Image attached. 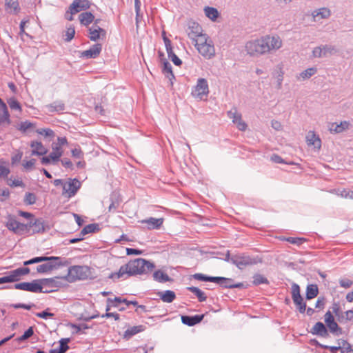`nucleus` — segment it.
<instances>
[{"mask_svg":"<svg viewBox=\"0 0 353 353\" xmlns=\"http://www.w3.org/2000/svg\"><path fill=\"white\" fill-rule=\"evenodd\" d=\"M282 40L277 36L266 35L260 39L250 41L245 44V50L251 56H259L280 49Z\"/></svg>","mask_w":353,"mask_h":353,"instance_id":"1","label":"nucleus"},{"mask_svg":"<svg viewBox=\"0 0 353 353\" xmlns=\"http://www.w3.org/2000/svg\"><path fill=\"white\" fill-rule=\"evenodd\" d=\"M154 267L153 263L142 258H138L131 260L125 265L121 266L119 272L112 273V279H127L138 274H147L151 272Z\"/></svg>","mask_w":353,"mask_h":353,"instance_id":"2","label":"nucleus"},{"mask_svg":"<svg viewBox=\"0 0 353 353\" xmlns=\"http://www.w3.org/2000/svg\"><path fill=\"white\" fill-rule=\"evenodd\" d=\"M199 52L206 59H211L215 55V49L212 41L208 35L202 36L193 43Z\"/></svg>","mask_w":353,"mask_h":353,"instance_id":"3","label":"nucleus"},{"mask_svg":"<svg viewBox=\"0 0 353 353\" xmlns=\"http://www.w3.org/2000/svg\"><path fill=\"white\" fill-rule=\"evenodd\" d=\"M48 258L55 259H48L44 261V263L39 265L37 267V271L38 273H48L54 270L58 269L59 267L66 266L69 264L68 260L63 259L61 257L48 256Z\"/></svg>","mask_w":353,"mask_h":353,"instance_id":"4","label":"nucleus"},{"mask_svg":"<svg viewBox=\"0 0 353 353\" xmlns=\"http://www.w3.org/2000/svg\"><path fill=\"white\" fill-rule=\"evenodd\" d=\"M90 274V268L86 265H73L68 268L66 279L69 282L86 279Z\"/></svg>","mask_w":353,"mask_h":353,"instance_id":"5","label":"nucleus"},{"mask_svg":"<svg viewBox=\"0 0 353 353\" xmlns=\"http://www.w3.org/2000/svg\"><path fill=\"white\" fill-rule=\"evenodd\" d=\"M185 32L188 37L192 40V42H195V40L201 38L202 36H205V34H203V29L199 23L189 20L187 23V28Z\"/></svg>","mask_w":353,"mask_h":353,"instance_id":"6","label":"nucleus"},{"mask_svg":"<svg viewBox=\"0 0 353 353\" xmlns=\"http://www.w3.org/2000/svg\"><path fill=\"white\" fill-rule=\"evenodd\" d=\"M338 52L337 48L332 45H322L314 48L312 56L315 58H323L332 56Z\"/></svg>","mask_w":353,"mask_h":353,"instance_id":"7","label":"nucleus"},{"mask_svg":"<svg viewBox=\"0 0 353 353\" xmlns=\"http://www.w3.org/2000/svg\"><path fill=\"white\" fill-rule=\"evenodd\" d=\"M81 187V182L76 179H68L63 183V189L62 194L65 196L70 198L74 196Z\"/></svg>","mask_w":353,"mask_h":353,"instance_id":"8","label":"nucleus"},{"mask_svg":"<svg viewBox=\"0 0 353 353\" xmlns=\"http://www.w3.org/2000/svg\"><path fill=\"white\" fill-rule=\"evenodd\" d=\"M41 282L39 280H34L32 282H22L15 284L14 288L34 293L41 292L43 287Z\"/></svg>","mask_w":353,"mask_h":353,"instance_id":"9","label":"nucleus"},{"mask_svg":"<svg viewBox=\"0 0 353 353\" xmlns=\"http://www.w3.org/2000/svg\"><path fill=\"white\" fill-rule=\"evenodd\" d=\"M208 92L209 88L207 80L203 78L199 79L196 85L192 90V95L196 99H201L203 97L207 95Z\"/></svg>","mask_w":353,"mask_h":353,"instance_id":"10","label":"nucleus"},{"mask_svg":"<svg viewBox=\"0 0 353 353\" xmlns=\"http://www.w3.org/2000/svg\"><path fill=\"white\" fill-rule=\"evenodd\" d=\"M6 226L9 230L18 234H23V229L26 228L24 223L17 221L16 218L10 214L7 216Z\"/></svg>","mask_w":353,"mask_h":353,"instance_id":"11","label":"nucleus"},{"mask_svg":"<svg viewBox=\"0 0 353 353\" xmlns=\"http://www.w3.org/2000/svg\"><path fill=\"white\" fill-rule=\"evenodd\" d=\"M228 117L236 124L237 128L241 131H245L247 128V124L242 121L241 114L239 113L236 108H233L227 112Z\"/></svg>","mask_w":353,"mask_h":353,"instance_id":"12","label":"nucleus"},{"mask_svg":"<svg viewBox=\"0 0 353 353\" xmlns=\"http://www.w3.org/2000/svg\"><path fill=\"white\" fill-rule=\"evenodd\" d=\"M30 273V268H19L10 271L8 275L4 276L6 283H12L17 281L20 277Z\"/></svg>","mask_w":353,"mask_h":353,"instance_id":"13","label":"nucleus"},{"mask_svg":"<svg viewBox=\"0 0 353 353\" xmlns=\"http://www.w3.org/2000/svg\"><path fill=\"white\" fill-rule=\"evenodd\" d=\"M123 303H124L127 307L132 304L134 306H137L143 310H145V306L143 305H139L137 301H128L127 299H121V297H114V299H112V307H118L119 310H125V307L121 306Z\"/></svg>","mask_w":353,"mask_h":353,"instance_id":"14","label":"nucleus"},{"mask_svg":"<svg viewBox=\"0 0 353 353\" xmlns=\"http://www.w3.org/2000/svg\"><path fill=\"white\" fill-rule=\"evenodd\" d=\"M230 262L238 267L243 269L244 267L256 263V261L250 256H234L231 257Z\"/></svg>","mask_w":353,"mask_h":353,"instance_id":"15","label":"nucleus"},{"mask_svg":"<svg viewBox=\"0 0 353 353\" xmlns=\"http://www.w3.org/2000/svg\"><path fill=\"white\" fill-rule=\"evenodd\" d=\"M89 8L90 3L88 0H74L70 6L69 12L72 14H75Z\"/></svg>","mask_w":353,"mask_h":353,"instance_id":"16","label":"nucleus"},{"mask_svg":"<svg viewBox=\"0 0 353 353\" xmlns=\"http://www.w3.org/2000/svg\"><path fill=\"white\" fill-rule=\"evenodd\" d=\"M101 45L96 43L92 46L88 50L81 52V57L86 59L96 58L101 51Z\"/></svg>","mask_w":353,"mask_h":353,"instance_id":"17","label":"nucleus"},{"mask_svg":"<svg viewBox=\"0 0 353 353\" xmlns=\"http://www.w3.org/2000/svg\"><path fill=\"white\" fill-rule=\"evenodd\" d=\"M105 35V30L97 26V21L89 28V38L97 41Z\"/></svg>","mask_w":353,"mask_h":353,"instance_id":"18","label":"nucleus"},{"mask_svg":"<svg viewBox=\"0 0 353 353\" xmlns=\"http://www.w3.org/2000/svg\"><path fill=\"white\" fill-rule=\"evenodd\" d=\"M205 316V314L201 315H194V316H188V315H182L181 316V322L187 325L188 326H194L202 321Z\"/></svg>","mask_w":353,"mask_h":353,"instance_id":"19","label":"nucleus"},{"mask_svg":"<svg viewBox=\"0 0 353 353\" xmlns=\"http://www.w3.org/2000/svg\"><path fill=\"white\" fill-rule=\"evenodd\" d=\"M310 332L314 335H318L324 338L329 336L327 328L322 322L316 323Z\"/></svg>","mask_w":353,"mask_h":353,"instance_id":"20","label":"nucleus"},{"mask_svg":"<svg viewBox=\"0 0 353 353\" xmlns=\"http://www.w3.org/2000/svg\"><path fill=\"white\" fill-rule=\"evenodd\" d=\"M32 148L31 155L41 156L48 152V150L44 147L43 143L40 141H33L30 143Z\"/></svg>","mask_w":353,"mask_h":353,"instance_id":"21","label":"nucleus"},{"mask_svg":"<svg viewBox=\"0 0 353 353\" xmlns=\"http://www.w3.org/2000/svg\"><path fill=\"white\" fill-rule=\"evenodd\" d=\"M292 298L296 306L305 303L300 294V288L296 283H293L292 285Z\"/></svg>","mask_w":353,"mask_h":353,"instance_id":"22","label":"nucleus"},{"mask_svg":"<svg viewBox=\"0 0 353 353\" xmlns=\"http://www.w3.org/2000/svg\"><path fill=\"white\" fill-rule=\"evenodd\" d=\"M145 329V326L143 325L129 327L124 332L123 336L125 339L128 340L135 334L144 331Z\"/></svg>","mask_w":353,"mask_h":353,"instance_id":"23","label":"nucleus"},{"mask_svg":"<svg viewBox=\"0 0 353 353\" xmlns=\"http://www.w3.org/2000/svg\"><path fill=\"white\" fill-rule=\"evenodd\" d=\"M5 9L10 14H17L20 10L18 1L5 0Z\"/></svg>","mask_w":353,"mask_h":353,"instance_id":"24","label":"nucleus"},{"mask_svg":"<svg viewBox=\"0 0 353 353\" xmlns=\"http://www.w3.org/2000/svg\"><path fill=\"white\" fill-rule=\"evenodd\" d=\"M350 123L347 121H342L340 124L332 123L329 125V130L330 132L341 133L348 129Z\"/></svg>","mask_w":353,"mask_h":353,"instance_id":"25","label":"nucleus"},{"mask_svg":"<svg viewBox=\"0 0 353 353\" xmlns=\"http://www.w3.org/2000/svg\"><path fill=\"white\" fill-rule=\"evenodd\" d=\"M141 223H146L148 229H158L163 224V219H156L151 217L148 219L142 220Z\"/></svg>","mask_w":353,"mask_h":353,"instance_id":"26","label":"nucleus"},{"mask_svg":"<svg viewBox=\"0 0 353 353\" xmlns=\"http://www.w3.org/2000/svg\"><path fill=\"white\" fill-rule=\"evenodd\" d=\"M162 72L166 76V77L170 79L171 83L172 84V80L174 79V75L172 72V65L165 59H162Z\"/></svg>","mask_w":353,"mask_h":353,"instance_id":"27","label":"nucleus"},{"mask_svg":"<svg viewBox=\"0 0 353 353\" xmlns=\"http://www.w3.org/2000/svg\"><path fill=\"white\" fill-rule=\"evenodd\" d=\"M330 11L329 9L326 8H320L317 10L314 11V12L312 13V16L315 21H317L321 19H327L330 17Z\"/></svg>","mask_w":353,"mask_h":353,"instance_id":"28","label":"nucleus"},{"mask_svg":"<svg viewBox=\"0 0 353 353\" xmlns=\"http://www.w3.org/2000/svg\"><path fill=\"white\" fill-rule=\"evenodd\" d=\"M79 19L81 25L88 26L94 19V16L90 12H84L79 14Z\"/></svg>","mask_w":353,"mask_h":353,"instance_id":"29","label":"nucleus"},{"mask_svg":"<svg viewBox=\"0 0 353 353\" xmlns=\"http://www.w3.org/2000/svg\"><path fill=\"white\" fill-rule=\"evenodd\" d=\"M63 154L62 148L58 147L54 143L52 145V152L50 153V157L52 159V162L54 163L55 162L59 161L60 157Z\"/></svg>","mask_w":353,"mask_h":353,"instance_id":"30","label":"nucleus"},{"mask_svg":"<svg viewBox=\"0 0 353 353\" xmlns=\"http://www.w3.org/2000/svg\"><path fill=\"white\" fill-rule=\"evenodd\" d=\"M157 294L165 303H172L176 298L175 293L171 290L159 292Z\"/></svg>","mask_w":353,"mask_h":353,"instance_id":"31","label":"nucleus"},{"mask_svg":"<svg viewBox=\"0 0 353 353\" xmlns=\"http://www.w3.org/2000/svg\"><path fill=\"white\" fill-rule=\"evenodd\" d=\"M283 75H284V72L283 71L282 66H281L279 65H277L276 67V69L273 72V77L276 79V82H277V85H276L277 89L281 88L282 82L283 80Z\"/></svg>","mask_w":353,"mask_h":353,"instance_id":"32","label":"nucleus"},{"mask_svg":"<svg viewBox=\"0 0 353 353\" xmlns=\"http://www.w3.org/2000/svg\"><path fill=\"white\" fill-rule=\"evenodd\" d=\"M317 72V68L312 67L306 69L305 70L301 72L298 76H296V79L298 80H306L310 79L311 77H312L314 74H315Z\"/></svg>","mask_w":353,"mask_h":353,"instance_id":"33","label":"nucleus"},{"mask_svg":"<svg viewBox=\"0 0 353 353\" xmlns=\"http://www.w3.org/2000/svg\"><path fill=\"white\" fill-rule=\"evenodd\" d=\"M306 139L308 145H314L315 148H318L321 147V139L314 133V132H309Z\"/></svg>","mask_w":353,"mask_h":353,"instance_id":"34","label":"nucleus"},{"mask_svg":"<svg viewBox=\"0 0 353 353\" xmlns=\"http://www.w3.org/2000/svg\"><path fill=\"white\" fill-rule=\"evenodd\" d=\"M214 283L225 288H232L234 281L230 278L216 276V281Z\"/></svg>","mask_w":353,"mask_h":353,"instance_id":"35","label":"nucleus"},{"mask_svg":"<svg viewBox=\"0 0 353 353\" xmlns=\"http://www.w3.org/2000/svg\"><path fill=\"white\" fill-rule=\"evenodd\" d=\"M319 294L318 286L316 284H310L307 286L306 288V299L310 300Z\"/></svg>","mask_w":353,"mask_h":353,"instance_id":"36","label":"nucleus"},{"mask_svg":"<svg viewBox=\"0 0 353 353\" xmlns=\"http://www.w3.org/2000/svg\"><path fill=\"white\" fill-rule=\"evenodd\" d=\"M153 278L155 281L161 283H165L167 281H172V279L167 274L164 273L161 270L155 271L153 273Z\"/></svg>","mask_w":353,"mask_h":353,"instance_id":"37","label":"nucleus"},{"mask_svg":"<svg viewBox=\"0 0 353 353\" xmlns=\"http://www.w3.org/2000/svg\"><path fill=\"white\" fill-rule=\"evenodd\" d=\"M50 112H61L64 110L65 105L61 101H57L46 106Z\"/></svg>","mask_w":353,"mask_h":353,"instance_id":"38","label":"nucleus"},{"mask_svg":"<svg viewBox=\"0 0 353 353\" xmlns=\"http://www.w3.org/2000/svg\"><path fill=\"white\" fill-rule=\"evenodd\" d=\"M187 290L194 294L200 302H203L206 301L207 296H205V293L203 291H201L199 288L192 286L187 288Z\"/></svg>","mask_w":353,"mask_h":353,"instance_id":"39","label":"nucleus"},{"mask_svg":"<svg viewBox=\"0 0 353 353\" xmlns=\"http://www.w3.org/2000/svg\"><path fill=\"white\" fill-rule=\"evenodd\" d=\"M10 123V114L6 105L0 108V124Z\"/></svg>","mask_w":353,"mask_h":353,"instance_id":"40","label":"nucleus"},{"mask_svg":"<svg viewBox=\"0 0 353 353\" xmlns=\"http://www.w3.org/2000/svg\"><path fill=\"white\" fill-rule=\"evenodd\" d=\"M205 14L207 17L212 19V21H215L219 17L218 10L212 7H206L205 8Z\"/></svg>","mask_w":353,"mask_h":353,"instance_id":"41","label":"nucleus"},{"mask_svg":"<svg viewBox=\"0 0 353 353\" xmlns=\"http://www.w3.org/2000/svg\"><path fill=\"white\" fill-rule=\"evenodd\" d=\"M253 285H259L260 284H269L268 280L260 274H255L253 276Z\"/></svg>","mask_w":353,"mask_h":353,"instance_id":"42","label":"nucleus"},{"mask_svg":"<svg viewBox=\"0 0 353 353\" xmlns=\"http://www.w3.org/2000/svg\"><path fill=\"white\" fill-rule=\"evenodd\" d=\"M194 279L201 281H208V282H215L216 276H210L201 273H196L193 275Z\"/></svg>","mask_w":353,"mask_h":353,"instance_id":"43","label":"nucleus"},{"mask_svg":"<svg viewBox=\"0 0 353 353\" xmlns=\"http://www.w3.org/2000/svg\"><path fill=\"white\" fill-rule=\"evenodd\" d=\"M74 28L71 25L69 27H67L65 34L63 35L65 41L70 42L74 38Z\"/></svg>","mask_w":353,"mask_h":353,"instance_id":"44","label":"nucleus"},{"mask_svg":"<svg viewBox=\"0 0 353 353\" xmlns=\"http://www.w3.org/2000/svg\"><path fill=\"white\" fill-rule=\"evenodd\" d=\"M330 332L336 336H339L342 334V328L339 327L338 323L336 322H333L332 324L330 325V326L327 327Z\"/></svg>","mask_w":353,"mask_h":353,"instance_id":"45","label":"nucleus"},{"mask_svg":"<svg viewBox=\"0 0 353 353\" xmlns=\"http://www.w3.org/2000/svg\"><path fill=\"white\" fill-rule=\"evenodd\" d=\"M341 353H353V348H352V345L346 340H344V339L341 340Z\"/></svg>","mask_w":353,"mask_h":353,"instance_id":"46","label":"nucleus"},{"mask_svg":"<svg viewBox=\"0 0 353 353\" xmlns=\"http://www.w3.org/2000/svg\"><path fill=\"white\" fill-rule=\"evenodd\" d=\"M121 201V197L119 192L117 190H114L112 193V208H116Z\"/></svg>","mask_w":353,"mask_h":353,"instance_id":"47","label":"nucleus"},{"mask_svg":"<svg viewBox=\"0 0 353 353\" xmlns=\"http://www.w3.org/2000/svg\"><path fill=\"white\" fill-rule=\"evenodd\" d=\"M32 225H34L32 233H39L44 231V225L41 220H34Z\"/></svg>","mask_w":353,"mask_h":353,"instance_id":"48","label":"nucleus"},{"mask_svg":"<svg viewBox=\"0 0 353 353\" xmlns=\"http://www.w3.org/2000/svg\"><path fill=\"white\" fill-rule=\"evenodd\" d=\"M169 59L172 60L174 65L180 66L182 64L181 60L174 54L172 49L167 51Z\"/></svg>","mask_w":353,"mask_h":353,"instance_id":"49","label":"nucleus"},{"mask_svg":"<svg viewBox=\"0 0 353 353\" xmlns=\"http://www.w3.org/2000/svg\"><path fill=\"white\" fill-rule=\"evenodd\" d=\"M8 103L12 110H18L19 112L21 111V105L19 104V103L17 101V100L15 98H14V97L10 98L8 100Z\"/></svg>","mask_w":353,"mask_h":353,"instance_id":"50","label":"nucleus"},{"mask_svg":"<svg viewBox=\"0 0 353 353\" xmlns=\"http://www.w3.org/2000/svg\"><path fill=\"white\" fill-rule=\"evenodd\" d=\"M69 342V338H63L59 341L60 345L59 349L62 353H65L69 349V346L68 345Z\"/></svg>","mask_w":353,"mask_h":353,"instance_id":"51","label":"nucleus"},{"mask_svg":"<svg viewBox=\"0 0 353 353\" xmlns=\"http://www.w3.org/2000/svg\"><path fill=\"white\" fill-rule=\"evenodd\" d=\"M97 229V225L95 224H89L85 226L82 230L81 231V235L85 236L88 234L92 233Z\"/></svg>","mask_w":353,"mask_h":353,"instance_id":"52","label":"nucleus"},{"mask_svg":"<svg viewBox=\"0 0 353 353\" xmlns=\"http://www.w3.org/2000/svg\"><path fill=\"white\" fill-rule=\"evenodd\" d=\"M37 133L44 137H54V133L53 130L50 128H40L36 130Z\"/></svg>","mask_w":353,"mask_h":353,"instance_id":"53","label":"nucleus"},{"mask_svg":"<svg viewBox=\"0 0 353 353\" xmlns=\"http://www.w3.org/2000/svg\"><path fill=\"white\" fill-rule=\"evenodd\" d=\"M324 321L326 324L325 326L328 327L330 324L335 321L334 317L331 312V311L328 310L324 315Z\"/></svg>","mask_w":353,"mask_h":353,"instance_id":"54","label":"nucleus"},{"mask_svg":"<svg viewBox=\"0 0 353 353\" xmlns=\"http://www.w3.org/2000/svg\"><path fill=\"white\" fill-rule=\"evenodd\" d=\"M34 126V123L28 121L21 122L19 126V130L23 132H26L28 129Z\"/></svg>","mask_w":353,"mask_h":353,"instance_id":"55","label":"nucleus"},{"mask_svg":"<svg viewBox=\"0 0 353 353\" xmlns=\"http://www.w3.org/2000/svg\"><path fill=\"white\" fill-rule=\"evenodd\" d=\"M34 334V330L32 327H30L24 333L23 335H21L18 340L19 341H25L32 336Z\"/></svg>","mask_w":353,"mask_h":353,"instance_id":"56","label":"nucleus"},{"mask_svg":"<svg viewBox=\"0 0 353 353\" xmlns=\"http://www.w3.org/2000/svg\"><path fill=\"white\" fill-rule=\"evenodd\" d=\"M332 311L331 312L336 315V317H339V314H342L341 306L339 302H334L332 307Z\"/></svg>","mask_w":353,"mask_h":353,"instance_id":"57","label":"nucleus"},{"mask_svg":"<svg viewBox=\"0 0 353 353\" xmlns=\"http://www.w3.org/2000/svg\"><path fill=\"white\" fill-rule=\"evenodd\" d=\"M24 201L26 203L32 205L36 202V196L32 193H27L25 196Z\"/></svg>","mask_w":353,"mask_h":353,"instance_id":"58","label":"nucleus"},{"mask_svg":"<svg viewBox=\"0 0 353 353\" xmlns=\"http://www.w3.org/2000/svg\"><path fill=\"white\" fill-rule=\"evenodd\" d=\"M54 314L53 313L49 312H48V310H45L41 312H38L36 314L37 316L41 318V319H47L48 318H52L54 316Z\"/></svg>","mask_w":353,"mask_h":353,"instance_id":"59","label":"nucleus"},{"mask_svg":"<svg viewBox=\"0 0 353 353\" xmlns=\"http://www.w3.org/2000/svg\"><path fill=\"white\" fill-rule=\"evenodd\" d=\"M287 241L292 244L301 245L305 241V239L303 238L289 237L287 239Z\"/></svg>","mask_w":353,"mask_h":353,"instance_id":"60","label":"nucleus"},{"mask_svg":"<svg viewBox=\"0 0 353 353\" xmlns=\"http://www.w3.org/2000/svg\"><path fill=\"white\" fill-rule=\"evenodd\" d=\"M32 305H28L24 303H15L12 304L10 306L14 309L23 308L29 310L31 309Z\"/></svg>","mask_w":353,"mask_h":353,"instance_id":"61","label":"nucleus"},{"mask_svg":"<svg viewBox=\"0 0 353 353\" xmlns=\"http://www.w3.org/2000/svg\"><path fill=\"white\" fill-rule=\"evenodd\" d=\"M339 284L344 288H348L353 284V281L347 279H341L339 281Z\"/></svg>","mask_w":353,"mask_h":353,"instance_id":"62","label":"nucleus"},{"mask_svg":"<svg viewBox=\"0 0 353 353\" xmlns=\"http://www.w3.org/2000/svg\"><path fill=\"white\" fill-rule=\"evenodd\" d=\"M8 185L12 187H19L23 185V181L19 179H10L8 181Z\"/></svg>","mask_w":353,"mask_h":353,"instance_id":"63","label":"nucleus"},{"mask_svg":"<svg viewBox=\"0 0 353 353\" xmlns=\"http://www.w3.org/2000/svg\"><path fill=\"white\" fill-rule=\"evenodd\" d=\"M71 152H72V157H76L78 159L83 158V154L79 148H74V149L72 150Z\"/></svg>","mask_w":353,"mask_h":353,"instance_id":"64","label":"nucleus"}]
</instances>
